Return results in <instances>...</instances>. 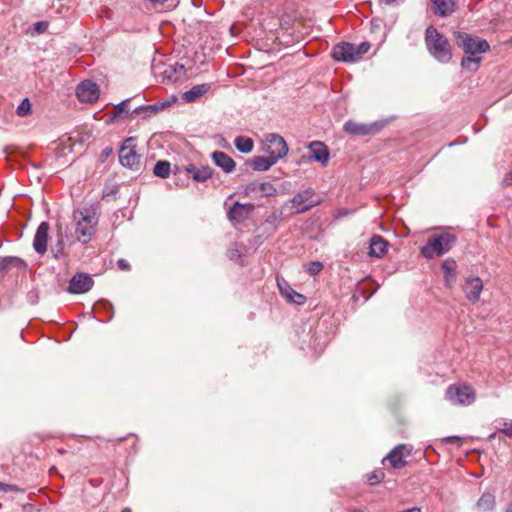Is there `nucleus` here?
Here are the masks:
<instances>
[{"label": "nucleus", "instance_id": "nucleus-1", "mask_svg": "<svg viewBox=\"0 0 512 512\" xmlns=\"http://www.w3.org/2000/svg\"><path fill=\"white\" fill-rule=\"evenodd\" d=\"M99 218L93 207L77 208L72 214V224L77 240L83 244L88 243L95 234Z\"/></svg>", "mask_w": 512, "mask_h": 512}, {"label": "nucleus", "instance_id": "nucleus-2", "mask_svg": "<svg viewBox=\"0 0 512 512\" xmlns=\"http://www.w3.org/2000/svg\"><path fill=\"white\" fill-rule=\"evenodd\" d=\"M425 45L429 54L440 63H448L452 59L451 45L448 39L434 26L425 31Z\"/></svg>", "mask_w": 512, "mask_h": 512}, {"label": "nucleus", "instance_id": "nucleus-3", "mask_svg": "<svg viewBox=\"0 0 512 512\" xmlns=\"http://www.w3.org/2000/svg\"><path fill=\"white\" fill-rule=\"evenodd\" d=\"M456 242V237L451 233L434 234L427 240V245L421 248V254L426 259L446 254Z\"/></svg>", "mask_w": 512, "mask_h": 512}, {"label": "nucleus", "instance_id": "nucleus-4", "mask_svg": "<svg viewBox=\"0 0 512 512\" xmlns=\"http://www.w3.org/2000/svg\"><path fill=\"white\" fill-rule=\"evenodd\" d=\"M445 398L452 405L469 406L476 400L475 390L464 383L452 384L445 392Z\"/></svg>", "mask_w": 512, "mask_h": 512}, {"label": "nucleus", "instance_id": "nucleus-5", "mask_svg": "<svg viewBox=\"0 0 512 512\" xmlns=\"http://www.w3.org/2000/svg\"><path fill=\"white\" fill-rule=\"evenodd\" d=\"M456 43L463 49L465 54L476 56L490 49L489 43L478 37L471 36L464 32L456 33Z\"/></svg>", "mask_w": 512, "mask_h": 512}, {"label": "nucleus", "instance_id": "nucleus-6", "mask_svg": "<svg viewBox=\"0 0 512 512\" xmlns=\"http://www.w3.org/2000/svg\"><path fill=\"white\" fill-rule=\"evenodd\" d=\"M262 150L278 161L287 155L288 145L282 136L270 133L265 136Z\"/></svg>", "mask_w": 512, "mask_h": 512}, {"label": "nucleus", "instance_id": "nucleus-7", "mask_svg": "<svg viewBox=\"0 0 512 512\" xmlns=\"http://www.w3.org/2000/svg\"><path fill=\"white\" fill-rule=\"evenodd\" d=\"M134 142L135 138H127L119 150L120 163L131 169L137 168L140 164V156L136 153Z\"/></svg>", "mask_w": 512, "mask_h": 512}, {"label": "nucleus", "instance_id": "nucleus-8", "mask_svg": "<svg viewBox=\"0 0 512 512\" xmlns=\"http://www.w3.org/2000/svg\"><path fill=\"white\" fill-rule=\"evenodd\" d=\"M277 193L276 187L270 182L253 181L244 187V194L251 198L269 197Z\"/></svg>", "mask_w": 512, "mask_h": 512}, {"label": "nucleus", "instance_id": "nucleus-9", "mask_svg": "<svg viewBox=\"0 0 512 512\" xmlns=\"http://www.w3.org/2000/svg\"><path fill=\"white\" fill-rule=\"evenodd\" d=\"M382 127L383 124H380L378 122L364 124L349 120L344 124L343 129L348 134L366 136L377 133Z\"/></svg>", "mask_w": 512, "mask_h": 512}, {"label": "nucleus", "instance_id": "nucleus-10", "mask_svg": "<svg viewBox=\"0 0 512 512\" xmlns=\"http://www.w3.org/2000/svg\"><path fill=\"white\" fill-rule=\"evenodd\" d=\"M99 87L90 80L82 81L76 89V96L80 102L93 103L99 98Z\"/></svg>", "mask_w": 512, "mask_h": 512}, {"label": "nucleus", "instance_id": "nucleus-11", "mask_svg": "<svg viewBox=\"0 0 512 512\" xmlns=\"http://www.w3.org/2000/svg\"><path fill=\"white\" fill-rule=\"evenodd\" d=\"M355 51L354 44L342 42L333 47L331 55L336 61L352 63L357 61Z\"/></svg>", "mask_w": 512, "mask_h": 512}, {"label": "nucleus", "instance_id": "nucleus-12", "mask_svg": "<svg viewBox=\"0 0 512 512\" xmlns=\"http://www.w3.org/2000/svg\"><path fill=\"white\" fill-rule=\"evenodd\" d=\"M309 149V160L320 163L323 167H326L330 158V151L328 147L321 141H312L308 145Z\"/></svg>", "mask_w": 512, "mask_h": 512}, {"label": "nucleus", "instance_id": "nucleus-13", "mask_svg": "<svg viewBox=\"0 0 512 512\" xmlns=\"http://www.w3.org/2000/svg\"><path fill=\"white\" fill-rule=\"evenodd\" d=\"M93 286L92 278L85 273H78L69 282L68 291L73 294L88 292Z\"/></svg>", "mask_w": 512, "mask_h": 512}, {"label": "nucleus", "instance_id": "nucleus-14", "mask_svg": "<svg viewBox=\"0 0 512 512\" xmlns=\"http://www.w3.org/2000/svg\"><path fill=\"white\" fill-rule=\"evenodd\" d=\"M315 192L313 189H306L298 192L290 201L292 205L296 208L295 213H303L318 204V202L306 204L313 196Z\"/></svg>", "mask_w": 512, "mask_h": 512}, {"label": "nucleus", "instance_id": "nucleus-15", "mask_svg": "<svg viewBox=\"0 0 512 512\" xmlns=\"http://www.w3.org/2000/svg\"><path fill=\"white\" fill-rule=\"evenodd\" d=\"M483 290V283L479 277H469L463 285V291L467 299L476 303L480 299V294Z\"/></svg>", "mask_w": 512, "mask_h": 512}, {"label": "nucleus", "instance_id": "nucleus-16", "mask_svg": "<svg viewBox=\"0 0 512 512\" xmlns=\"http://www.w3.org/2000/svg\"><path fill=\"white\" fill-rule=\"evenodd\" d=\"M48 232L49 224L47 222H42L36 230L33 240V248L40 255L45 254L47 251Z\"/></svg>", "mask_w": 512, "mask_h": 512}, {"label": "nucleus", "instance_id": "nucleus-17", "mask_svg": "<svg viewBox=\"0 0 512 512\" xmlns=\"http://www.w3.org/2000/svg\"><path fill=\"white\" fill-rule=\"evenodd\" d=\"M254 205L251 203L241 204L236 202L228 212V218L230 221L240 223L245 221L251 212L254 210Z\"/></svg>", "mask_w": 512, "mask_h": 512}, {"label": "nucleus", "instance_id": "nucleus-18", "mask_svg": "<svg viewBox=\"0 0 512 512\" xmlns=\"http://www.w3.org/2000/svg\"><path fill=\"white\" fill-rule=\"evenodd\" d=\"M278 287L281 295L289 302L296 305H303L306 302V297L298 293L285 280H277Z\"/></svg>", "mask_w": 512, "mask_h": 512}, {"label": "nucleus", "instance_id": "nucleus-19", "mask_svg": "<svg viewBox=\"0 0 512 512\" xmlns=\"http://www.w3.org/2000/svg\"><path fill=\"white\" fill-rule=\"evenodd\" d=\"M407 455H409V451H407L406 446L400 444L389 452L386 459L394 469H401L406 465L405 457Z\"/></svg>", "mask_w": 512, "mask_h": 512}, {"label": "nucleus", "instance_id": "nucleus-20", "mask_svg": "<svg viewBox=\"0 0 512 512\" xmlns=\"http://www.w3.org/2000/svg\"><path fill=\"white\" fill-rule=\"evenodd\" d=\"M211 158L216 166L221 168L225 173H232L236 168L235 161L225 152L214 151Z\"/></svg>", "mask_w": 512, "mask_h": 512}, {"label": "nucleus", "instance_id": "nucleus-21", "mask_svg": "<svg viewBox=\"0 0 512 512\" xmlns=\"http://www.w3.org/2000/svg\"><path fill=\"white\" fill-rule=\"evenodd\" d=\"M185 74V67L180 63L168 65L162 72L163 79L173 83L181 81L185 77Z\"/></svg>", "mask_w": 512, "mask_h": 512}, {"label": "nucleus", "instance_id": "nucleus-22", "mask_svg": "<svg viewBox=\"0 0 512 512\" xmlns=\"http://www.w3.org/2000/svg\"><path fill=\"white\" fill-rule=\"evenodd\" d=\"M185 170L196 182H205L206 180L212 178L214 174V169L208 165L197 167L193 164H190L185 168Z\"/></svg>", "mask_w": 512, "mask_h": 512}, {"label": "nucleus", "instance_id": "nucleus-23", "mask_svg": "<svg viewBox=\"0 0 512 512\" xmlns=\"http://www.w3.org/2000/svg\"><path fill=\"white\" fill-rule=\"evenodd\" d=\"M388 246V242L382 236L374 235L370 239L369 255L381 258L387 253Z\"/></svg>", "mask_w": 512, "mask_h": 512}, {"label": "nucleus", "instance_id": "nucleus-24", "mask_svg": "<svg viewBox=\"0 0 512 512\" xmlns=\"http://www.w3.org/2000/svg\"><path fill=\"white\" fill-rule=\"evenodd\" d=\"M211 89V84L203 83L193 86L188 91L182 94V99L186 103L195 102L197 99L204 96Z\"/></svg>", "mask_w": 512, "mask_h": 512}, {"label": "nucleus", "instance_id": "nucleus-25", "mask_svg": "<svg viewBox=\"0 0 512 512\" xmlns=\"http://www.w3.org/2000/svg\"><path fill=\"white\" fill-rule=\"evenodd\" d=\"M433 11L436 15L444 17L450 15L455 10L454 0H431Z\"/></svg>", "mask_w": 512, "mask_h": 512}, {"label": "nucleus", "instance_id": "nucleus-26", "mask_svg": "<svg viewBox=\"0 0 512 512\" xmlns=\"http://www.w3.org/2000/svg\"><path fill=\"white\" fill-rule=\"evenodd\" d=\"M277 161L272 159L270 155L268 156H255L249 162L250 167L255 171H267L269 170Z\"/></svg>", "mask_w": 512, "mask_h": 512}, {"label": "nucleus", "instance_id": "nucleus-27", "mask_svg": "<svg viewBox=\"0 0 512 512\" xmlns=\"http://www.w3.org/2000/svg\"><path fill=\"white\" fill-rule=\"evenodd\" d=\"M495 504V496L490 492H485L477 501L476 508L479 512H492L495 508Z\"/></svg>", "mask_w": 512, "mask_h": 512}, {"label": "nucleus", "instance_id": "nucleus-28", "mask_svg": "<svg viewBox=\"0 0 512 512\" xmlns=\"http://www.w3.org/2000/svg\"><path fill=\"white\" fill-rule=\"evenodd\" d=\"M456 262L453 259H446L442 263V269L445 273V282L447 285H451L455 282L456 273H455Z\"/></svg>", "mask_w": 512, "mask_h": 512}, {"label": "nucleus", "instance_id": "nucleus-29", "mask_svg": "<svg viewBox=\"0 0 512 512\" xmlns=\"http://www.w3.org/2000/svg\"><path fill=\"white\" fill-rule=\"evenodd\" d=\"M235 147L241 153H250L253 150L254 142L251 138L238 136L234 140Z\"/></svg>", "mask_w": 512, "mask_h": 512}, {"label": "nucleus", "instance_id": "nucleus-30", "mask_svg": "<svg viewBox=\"0 0 512 512\" xmlns=\"http://www.w3.org/2000/svg\"><path fill=\"white\" fill-rule=\"evenodd\" d=\"M11 266L20 268L25 266L22 259L14 256H8L0 260V272L7 271Z\"/></svg>", "mask_w": 512, "mask_h": 512}, {"label": "nucleus", "instance_id": "nucleus-31", "mask_svg": "<svg viewBox=\"0 0 512 512\" xmlns=\"http://www.w3.org/2000/svg\"><path fill=\"white\" fill-rule=\"evenodd\" d=\"M160 111H162L161 106L159 105V103H155L152 105L138 107L133 111V113L143 115V117L146 118L155 115Z\"/></svg>", "mask_w": 512, "mask_h": 512}, {"label": "nucleus", "instance_id": "nucleus-32", "mask_svg": "<svg viewBox=\"0 0 512 512\" xmlns=\"http://www.w3.org/2000/svg\"><path fill=\"white\" fill-rule=\"evenodd\" d=\"M170 163L168 161H158L153 169L156 176L160 178H167L170 174Z\"/></svg>", "mask_w": 512, "mask_h": 512}, {"label": "nucleus", "instance_id": "nucleus-33", "mask_svg": "<svg viewBox=\"0 0 512 512\" xmlns=\"http://www.w3.org/2000/svg\"><path fill=\"white\" fill-rule=\"evenodd\" d=\"M481 61V57L476 56H468L464 57L461 61V66L463 69L469 70V71H476L479 67V63Z\"/></svg>", "mask_w": 512, "mask_h": 512}, {"label": "nucleus", "instance_id": "nucleus-34", "mask_svg": "<svg viewBox=\"0 0 512 512\" xmlns=\"http://www.w3.org/2000/svg\"><path fill=\"white\" fill-rule=\"evenodd\" d=\"M32 111L31 103L28 98H24L16 109V113L20 117L29 115Z\"/></svg>", "mask_w": 512, "mask_h": 512}, {"label": "nucleus", "instance_id": "nucleus-35", "mask_svg": "<svg viewBox=\"0 0 512 512\" xmlns=\"http://www.w3.org/2000/svg\"><path fill=\"white\" fill-rule=\"evenodd\" d=\"M323 269V264L320 261H311L306 267V272L311 276L319 274Z\"/></svg>", "mask_w": 512, "mask_h": 512}, {"label": "nucleus", "instance_id": "nucleus-36", "mask_svg": "<svg viewBox=\"0 0 512 512\" xmlns=\"http://www.w3.org/2000/svg\"><path fill=\"white\" fill-rule=\"evenodd\" d=\"M384 472L382 470H376L367 476V481L370 485H376L384 479Z\"/></svg>", "mask_w": 512, "mask_h": 512}, {"label": "nucleus", "instance_id": "nucleus-37", "mask_svg": "<svg viewBox=\"0 0 512 512\" xmlns=\"http://www.w3.org/2000/svg\"><path fill=\"white\" fill-rule=\"evenodd\" d=\"M130 99H125L114 107V117H122L124 113H128V103Z\"/></svg>", "mask_w": 512, "mask_h": 512}, {"label": "nucleus", "instance_id": "nucleus-38", "mask_svg": "<svg viewBox=\"0 0 512 512\" xmlns=\"http://www.w3.org/2000/svg\"><path fill=\"white\" fill-rule=\"evenodd\" d=\"M370 47L371 45L369 42H362L359 45H355L357 61L361 59L362 56L369 51Z\"/></svg>", "mask_w": 512, "mask_h": 512}, {"label": "nucleus", "instance_id": "nucleus-39", "mask_svg": "<svg viewBox=\"0 0 512 512\" xmlns=\"http://www.w3.org/2000/svg\"><path fill=\"white\" fill-rule=\"evenodd\" d=\"M57 228H58V235H59V240H58V244L57 246L54 248H52V252L54 253V257L55 258H58L59 257V254H62L63 253V238H62V235L61 234V225H57Z\"/></svg>", "mask_w": 512, "mask_h": 512}, {"label": "nucleus", "instance_id": "nucleus-40", "mask_svg": "<svg viewBox=\"0 0 512 512\" xmlns=\"http://www.w3.org/2000/svg\"><path fill=\"white\" fill-rule=\"evenodd\" d=\"M500 432L508 437H512V421L504 422L503 427L500 429Z\"/></svg>", "mask_w": 512, "mask_h": 512}, {"label": "nucleus", "instance_id": "nucleus-41", "mask_svg": "<svg viewBox=\"0 0 512 512\" xmlns=\"http://www.w3.org/2000/svg\"><path fill=\"white\" fill-rule=\"evenodd\" d=\"M48 28V23L44 21H39L34 24V29L37 33H43Z\"/></svg>", "mask_w": 512, "mask_h": 512}, {"label": "nucleus", "instance_id": "nucleus-42", "mask_svg": "<svg viewBox=\"0 0 512 512\" xmlns=\"http://www.w3.org/2000/svg\"><path fill=\"white\" fill-rule=\"evenodd\" d=\"M503 186H510L512 185V170L508 172L502 181Z\"/></svg>", "mask_w": 512, "mask_h": 512}, {"label": "nucleus", "instance_id": "nucleus-43", "mask_svg": "<svg viewBox=\"0 0 512 512\" xmlns=\"http://www.w3.org/2000/svg\"><path fill=\"white\" fill-rule=\"evenodd\" d=\"M117 265L121 270H128L130 268L128 261L125 259H119Z\"/></svg>", "mask_w": 512, "mask_h": 512}, {"label": "nucleus", "instance_id": "nucleus-44", "mask_svg": "<svg viewBox=\"0 0 512 512\" xmlns=\"http://www.w3.org/2000/svg\"><path fill=\"white\" fill-rule=\"evenodd\" d=\"M460 437L458 436H448L443 439L444 443H451V442H460Z\"/></svg>", "mask_w": 512, "mask_h": 512}, {"label": "nucleus", "instance_id": "nucleus-45", "mask_svg": "<svg viewBox=\"0 0 512 512\" xmlns=\"http://www.w3.org/2000/svg\"><path fill=\"white\" fill-rule=\"evenodd\" d=\"M0 490L5 491V492L13 491V486L0 482Z\"/></svg>", "mask_w": 512, "mask_h": 512}, {"label": "nucleus", "instance_id": "nucleus-46", "mask_svg": "<svg viewBox=\"0 0 512 512\" xmlns=\"http://www.w3.org/2000/svg\"><path fill=\"white\" fill-rule=\"evenodd\" d=\"M404 0H381L382 3L386 5H392L394 3L403 2Z\"/></svg>", "mask_w": 512, "mask_h": 512}, {"label": "nucleus", "instance_id": "nucleus-47", "mask_svg": "<svg viewBox=\"0 0 512 512\" xmlns=\"http://www.w3.org/2000/svg\"><path fill=\"white\" fill-rule=\"evenodd\" d=\"M159 105L161 106V110L163 111L165 108L169 107L171 102L170 101H163V102H158Z\"/></svg>", "mask_w": 512, "mask_h": 512}, {"label": "nucleus", "instance_id": "nucleus-48", "mask_svg": "<svg viewBox=\"0 0 512 512\" xmlns=\"http://www.w3.org/2000/svg\"><path fill=\"white\" fill-rule=\"evenodd\" d=\"M505 512H512V500L506 506Z\"/></svg>", "mask_w": 512, "mask_h": 512}, {"label": "nucleus", "instance_id": "nucleus-49", "mask_svg": "<svg viewBox=\"0 0 512 512\" xmlns=\"http://www.w3.org/2000/svg\"><path fill=\"white\" fill-rule=\"evenodd\" d=\"M350 512H363L362 510H352Z\"/></svg>", "mask_w": 512, "mask_h": 512}]
</instances>
